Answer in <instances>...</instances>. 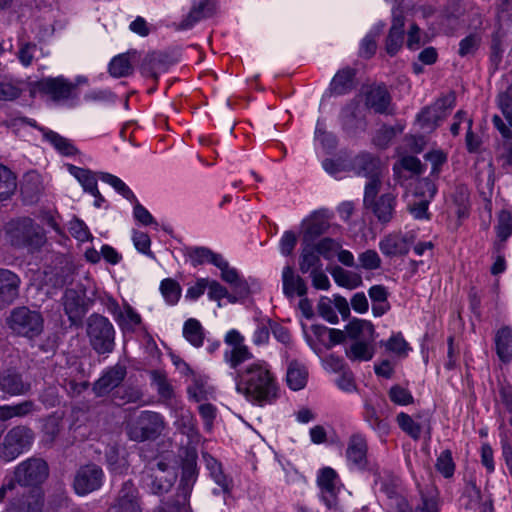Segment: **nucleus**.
Here are the masks:
<instances>
[{
  "label": "nucleus",
  "mask_w": 512,
  "mask_h": 512,
  "mask_svg": "<svg viewBox=\"0 0 512 512\" xmlns=\"http://www.w3.org/2000/svg\"><path fill=\"white\" fill-rule=\"evenodd\" d=\"M6 323L13 333L27 338L40 335L44 326L42 315L38 311L30 310L25 306L12 309Z\"/></svg>",
  "instance_id": "nucleus-6"
},
{
  "label": "nucleus",
  "mask_w": 512,
  "mask_h": 512,
  "mask_svg": "<svg viewBox=\"0 0 512 512\" xmlns=\"http://www.w3.org/2000/svg\"><path fill=\"white\" fill-rule=\"evenodd\" d=\"M356 174L368 180L364 189L363 204L381 224H388L396 213L397 196L391 192L378 195L386 168L381 162H358Z\"/></svg>",
  "instance_id": "nucleus-2"
},
{
  "label": "nucleus",
  "mask_w": 512,
  "mask_h": 512,
  "mask_svg": "<svg viewBox=\"0 0 512 512\" xmlns=\"http://www.w3.org/2000/svg\"><path fill=\"white\" fill-rule=\"evenodd\" d=\"M126 376V368L115 365L109 368L94 384V391L98 396L109 393L118 387Z\"/></svg>",
  "instance_id": "nucleus-24"
},
{
  "label": "nucleus",
  "mask_w": 512,
  "mask_h": 512,
  "mask_svg": "<svg viewBox=\"0 0 512 512\" xmlns=\"http://www.w3.org/2000/svg\"><path fill=\"white\" fill-rule=\"evenodd\" d=\"M373 333V325L366 320L354 319L346 326L347 336L355 341L368 340Z\"/></svg>",
  "instance_id": "nucleus-40"
},
{
  "label": "nucleus",
  "mask_w": 512,
  "mask_h": 512,
  "mask_svg": "<svg viewBox=\"0 0 512 512\" xmlns=\"http://www.w3.org/2000/svg\"><path fill=\"white\" fill-rule=\"evenodd\" d=\"M314 247L319 255L327 260H331L336 256L338 250L341 248V244L334 239L323 238Z\"/></svg>",
  "instance_id": "nucleus-60"
},
{
  "label": "nucleus",
  "mask_w": 512,
  "mask_h": 512,
  "mask_svg": "<svg viewBox=\"0 0 512 512\" xmlns=\"http://www.w3.org/2000/svg\"><path fill=\"white\" fill-rule=\"evenodd\" d=\"M68 170L77 179L85 192H97V178L93 172L71 164L68 165Z\"/></svg>",
  "instance_id": "nucleus-43"
},
{
  "label": "nucleus",
  "mask_w": 512,
  "mask_h": 512,
  "mask_svg": "<svg viewBox=\"0 0 512 512\" xmlns=\"http://www.w3.org/2000/svg\"><path fill=\"white\" fill-rule=\"evenodd\" d=\"M342 124L345 130L354 132L358 129L365 128V122L362 118H358L353 107H346L341 113Z\"/></svg>",
  "instance_id": "nucleus-56"
},
{
  "label": "nucleus",
  "mask_w": 512,
  "mask_h": 512,
  "mask_svg": "<svg viewBox=\"0 0 512 512\" xmlns=\"http://www.w3.org/2000/svg\"><path fill=\"white\" fill-rule=\"evenodd\" d=\"M198 471L196 463L187 461L182 466L181 478L175 495V503L172 505L164 504L154 512H191L189 499L194 484L197 481Z\"/></svg>",
  "instance_id": "nucleus-8"
},
{
  "label": "nucleus",
  "mask_w": 512,
  "mask_h": 512,
  "mask_svg": "<svg viewBox=\"0 0 512 512\" xmlns=\"http://www.w3.org/2000/svg\"><path fill=\"white\" fill-rule=\"evenodd\" d=\"M426 146L424 137L406 136L398 148L399 160H418L416 155L423 152Z\"/></svg>",
  "instance_id": "nucleus-34"
},
{
  "label": "nucleus",
  "mask_w": 512,
  "mask_h": 512,
  "mask_svg": "<svg viewBox=\"0 0 512 512\" xmlns=\"http://www.w3.org/2000/svg\"><path fill=\"white\" fill-rule=\"evenodd\" d=\"M22 93V87L18 82L3 81L0 82V100L12 101L17 99Z\"/></svg>",
  "instance_id": "nucleus-63"
},
{
  "label": "nucleus",
  "mask_w": 512,
  "mask_h": 512,
  "mask_svg": "<svg viewBox=\"0 0 512 512\" xmlns=\"http://www.w3.org/2000/svg\"><path fill=\"white\" fill-rule=\"evenodd\" d=\"M136 52H127L115 56L109 63V73L114 78L127 77L133 72L132 57Z\"/></svg>",
  "instance_id": "nucleus-35"
},
{
  "label": "nucleus",
  "mask_w": 512,
  "mask_h": 512,
  "mask_svg": "<svg viewBox=\"0 0 512 512\" xmlns=\"http://www.w3.org/2000/svg\"><path fill=\"white\" fill-rule=\"evenodd\" d=\"M3 237L11 247L30 253L40 251L47 242L44 228L30 217L9 220L3 227Z\"/></svg>",
  "instance_id": "nucleus-3"
},
{
  "label": "nucleus",
  "mask_w": 512,
  "mask_h": 512,
  "mask_svg": "<svg viewBox=\"0 0 512 512\" xmlns=\"http://www.w3.org/2000/svg\"><path fill=\"white\" fill-rule=\"evenodd\" d=\"M213 12L214 5L210 0H199L198 2H194L189 13L179 24V29H190L199 21L210 17Z\"/></svg>",
  "instance_id": "nucleus-28"
},
{
  "label": "nucleus",
  "mask_w": 512,
  "mask_h": 512,
  "mask_svg": "<svg viewBox=\"0 0 512 512\" xmlns=\"http://www.w3.org/2000/svg\"><path fill=\"white\" fill-rule=\"evenodd\" d=\"M170 409L175 428L186 435L191 442L198 441L199 433L193 413L185 407L182 401H174Z\"/></svg>",
  "instance_id": "nucleus-14"
},
{
  "label": "nucleus",
  "mask_w": 512,
  "mask_h": 512,
  "mask_svg": "<svg viewBox=\"0 0 512 512\" xmlns=\"http://www.w3.org/2000/svg\"><path fill=\"white\" fill-rule=\"evenodd\" d=\"M300 270L302 273H307L312 270H319L321 266L319 253L316 251V248L311 245H307L303 248L302 253L300 255L299 262Z\"/></svg>",
  "instance_id": "nucleus-51"
},
{
  "label": "nucleus",
  "mask_w": 512,
  "mask_h": 512,
  "mask_svg": "<svg viewBox=\"0 0 512 512\" xmlns=\"http://www.w3.org/2000/svg\"><path fill=\"white\" fill-rule=\"evenodd\" d=\"M101 179L104 182L110 184L113 188H115L116 191H118L129 201H136V196L134 193L120 178L109 173H101Z\"/></svg>",
  "instance_id": "nucleus-59"
},
{
  "label": "nucleus",
  "mask_w": 512,
  "mask_h": 512,
  "mask_svg": "<svg viewBox=\"0 0 512 512\" xmlns=\"http://www.w3.org/2000/svg\"><path fill=\"white\" fill-rule=\"evenodd\" d=\"M314 139L327 152H332L337 147L336 136L326 130L325 123L322 120H318L316 123Z\"/></svg>",
  "instance_id": "nucleus-49"
},
{
  "label": "nucleus",
  "mask_w": 512,
  "mask_h": 512,
  "mask_svg": "<svg viewBox=\"0 0 512 512\" xmlns=\"http://www.w3.org/2000/svg\"><path fill=\"white\" fill-rule=\"evenodd\" d=\"M436 470L445 478H451L455 472V463L453 461L452 452L446 449L437 457Z\"/></svg>",
  "instance_id": "nucleus-55"
},
{
  "label": "nucleus",
  "mask_w": 512,
  "mask_h": 512,
  "mask_svg": "<svg viewBox=\"0 0 512 512\" xmlns=\"http://www.w3.org/2000/svg\"><path fill=\"white\" fill-rule=\"evenodd\" d=\"M108 512H142L140 495L132 481L122 484Z\"/></svg>",
  "instance_id": "nucleus-13"
},
{
  "label": "nucleus",
  "mask_w": 512,
  "mask_h": 512,
  "mask_svg": "<svg viewBox=\"0 0 512 512\" xmlns=\"http://www.w3.org/2000/svg\"><path fill=\"white\" fill-rule=\"evenodd\" d=\"M186 255L189 257L193 266L211 263L216 266L222 255L214 253L206 247H190L186 249Z\"/></svg>",
  "instance_id": "nucleus-38"
},
{
  "label": "nucleus",
  "mask_w": 512,
  "mask_h": 512,
  "mask_svg": "<svg viewBox=\"0 0 512 512\" xmlns=\"http://www.w3.org/2000/svg\"><path fill=\"white\" fill-rule=\"evenodd\" d=\"M452 203L455 207V213L458 218H464L468 215L469 210V191L465 186H458L455 188L452 196Z\"/></svg>",
  "instance_id": "nucleus-50"
},
{
  "label": "nucleus",
  "mask_w": 512,
  "mask_h": 512,
  "mask_svg": "<svg viewBox=\"0 0 512 512\" xmlns=\"http://www.w3.org/2000/svg\"><path fill=\"white\" fill-rule=\"evenodd\" d=\"M224 342L228 348L224 351L223 358L235 370L236 391L254 405L263 407L274 404L280 397V388L270 365L263 360L243 365L253 358V354L238 330H229Z\"/></svg>",
  "instance_id": "nucleus-1"
},
{
  "label": "nucleus",
  "mask_w": 512,
  "mask_h": 512,
  "mask_svg": "<svg viewBox=\"0 0 512 512\" xmlns=\"http://www.w3.org/2000/svg\"><path fill=\"white\" fill-rule=\"evenodd\" d=\"M384 345L388 351L399 357H406L410 350L409 344L405 341L401 333L392 335Z\"/></svg>",
  "instance_id": "nucleus-58"
},
{
  "label": "nucleus",
  "mask_w": 512,
  "mask_h": 512,
  "mask_svg": "<svg viewBox=\"0 0 512 512\" xmlns=\"http://www.w3.org/2000/svg\"><path fill=\"white\" fill-rule=\"evenodd\" d=\"M48 476V466L42 459L32 458L20 463L14 473L15 482L21 486H37Z\"/></svg>",
  "instance_id": "nucleus-11"
},
{
  "label": "nucleus",
  "mask_w": 512,
  "mask_h": 512,
  "mask_svg": "<svg viewBox=\"0 0 512 512\" xmlns=\"http://www.w3.org/2000/svg\"><path fill=\"white\" fill-rule=\"evenodd\" d=\"M346 356L352 361H369L374 356V348L367 340H358L346 349Z\"/></svg>",
  "instance_id": "nucleus-39"
},
{
  "label": "nucleus",
  "mask_w": 512,
  "mask_h": 512,
  "mask_svg": "<svg viewBox=\"0 0 512 512\" xmlns=\"http://www.w3.org/2000/svg\"><path fill=\"white\" fill-rule=\"evenodd\" d=\"M151 385L157 391L160 399L169 407L172 406L174 401H179L176 398L174 388L170 383L167 374L162 370H152L150 372Z\"/></svg>",
  "instance_id": "nucleus-27"
},
{
  "label": "nucleus",
  "mask_w": 512,
  "mask_h": 512,
  "mask_svg": "<svg viewBox=\"0 0 512 512\" xmlns=\"http://www.w3.org/2000/svg\"><path fill=\"white\" fill-rule=\"evenodd\" d=\"M363 418L365 422L380 435H386L389 432L388 422L381 419L374 406L368 402H365L364 405Z\"/></svg>",
  "instance_id": "nucleus-46"
},
{
  "label": "nucleus",
  "mask_w": 512,
  "mask_h": 512,
  "mask_svg": "<svg viewBox=\"0 0 512 512\" xmlns=\"http://www.w3.org/2000/svg\"><path fill=\"white\" fill-rule=\"evenodd\" d=\"M454 93H449L437 99L431 106L424 108L418 115L417 121L424 131H433L443 121L455 105Z\"/></svg>",
  "instance_id": "nucleus-10"
},
{
  "label": "nucleus",
  "mask_w": 512,
  "mask_h": 512,
  "mask_svg": "<svg viewBox=\"0 0 512 512\" xmlns=\"http://www.w3.org/2000/svg\"><path fill=\"white\" fill-rule=\"evenodd\" d=\"M355 71L351 68L339 70L330 83V90L335 95H343L353 88Z\"/></svg>",
  "instance_id": "nucleus-36"
},
{
  "label": "nucleus",
  "mask_w": 512,
  "mask_h": 512,
  "mask_svg": "<svg viewBox=\"0 0 512 512\" xmlns=\"http://www.w3.org/2000/svg\"><path fill=\"white\" fill-rule=\"evenodd\" d=\"M360 165L358 162H323L324 170L335 179L358 176L355 167Z\"/></svg>",
  "instance_id": "nucleus-41"
},
{
  "label": "nucleus",
  "mask_w": 512,
  "mask_h": 512,
  "mask_svg": "<svg viewBox=\"0 0 512 512\" xmlns=\"http://www.w3.org/2000/svg\"><path fill=\"white\" fill-rule=\"evenodd\" d=\"M183 336L195 347H201L204 341V332L201 323L190 318L184 323Z\"/></svg>",
  "instance_id": "nucleus-48"
},
{
  "label": "nucleus",
  "mask_w": 512,
  "mask_h": 512,
  "mask_svg": "<svg viewBox=\"0 0 512 512\" xmlns=\"http://www.w3.org/2000/svg\"><path fill=\"white\" fill-rule=\"evenodd\" d=\"M495 352L503 364L512 362V327L504 325L494 334Z\"/></svg>",
  "instance_id": "nucleus-26"
},
{
  "label": "nucleus",
  "mask_w": 512,
  "mask_h": 512,
  "mask_svg": "<svg viewBox=\"0 0 512 512\" xmlns=\"http://www.w3.org/2000/svg\"><path fill=\"white\" fill-rule=\"evenodd\" d=\"M165 427L164 417L160 413L143 411L127 426V435L135 442L154 440L161 435Z\"/></svg>",
  "instance_id": "nucleus-7"
},
{
  "label": "nucleus",
  "mask_w": 512,
  "mask_h": 512,
  "mask_svg": "<svg viewBox=\"0 0 512 512\" xmlns=\"http://www.w3.org/2000/svg\"><path fill=\"white\" fill-rule=\"evenodd\" d=\"M177 468L165 459L149 462L141 472L143 487L155 495L170 491L177 479Z\"/></svg>",
  "instance_id": "nucleus-4"
},
{
  "label": "nucleus",
  "mask_w": 512,
  "mask_h": 512,
  "mask_svg": "<svg viewBox=\"0 0 512 512\" xmlns=\"http://www.w3.org/2000/svg\"><path fill=\"white\" fill-rule=\"evenodd\" d=\"M414 239V235L410 232H393L379 242V248L388 257L406 255L414 243Z\"/></svg>",
  "instance_id": "nucleus-18"
},
{
  "label": "nucleus",
  "mask_w": 512,
  "mask_h": 512,
  "mask_svg": "<svg viewBox=\"0 0 512 512\" xmlns=\"http://www.w3.org/2000/svg\"><path fill=\"white\" fill-rule=\"evenodd\" d=\"M62 304L70 322L77 323L86 313L85 291L66 289L62 297Z\"/></svg>",
  "instance_id": "nucleus-21"
},
{
  "label": "nucleus",
  "mask_w": 512,
  "mask_h": 512,
  "mask_svg": "<svg viewBox=\"0 0 512 512\" xmlns=\"http://www.w3.org/2000/svg\"><path fill=\"white\" fill-rule=\"evenodd\" d=\"M390 400L397 405H408L413 402L412 394L400 385H394L389 390Z\"/></svg>",
  "instance_id": "nucleus-64"
},
{
  "label": "nucleus",
  "mask_w": 512,
  "mask_h": 512,
  "mask_svg": "<svg viewBox=\"0 0 512 512\" xmlns=\"http://www.w3.org/2000/svg\"><path fill=\"white\" fill-rule=\"evenodd\" d=\"M308 372L300 363L293 361L287 369L286 381L290 389L301 390L307 383Z\"/></svg>",
  "instance_id": "nucleus-37"
},
{
  "label": "nucleus",
  "mask_w": 512,
  "mask_h": 512,
  "mask_svg": "<svg viewBox=\"0 0 512 512\" xmlns=\"http://www.w3.org/2000/svg\"><path fill=\"white\" fill-rule=\"evenodd\" d=\"M390 103L391 97L385 86H373L366 93V105L376 113H390Z\"/></svg>",
  "instance_id": "nucleus-29"
},
{
  "label": "nucleus",
  "mask_w": 512,
  "mask_h": 512,
  "mask_svg": "<svg viewBox=\"0 0 512 512\" xmlns=\"http://www.w3.org/2000/svg\"><path fill=\"white\" fill-rule=\"evenodd\" d=\"M167 68V56L160 52H153L143 59L140 69L144 76L157 80L158 76Z\"/></svg>",
  "instance_id": "nucleus-30"
},
{
  "label": "nucleus",
  "mask_w": 512,
  "mask_h": 512,
  "mask_svg": "<svg viewBox=\"0 0 512 512\" xmlns=\"http://www.w3.org/2000/svg\"><path fill=\"white\" fill-rule=\"evenodd\" d=\"M31 389V384L25 380L21 373L14 369H7L0 375V390L11 396L24 395Z\"/></svg>",
  "instance_id": "nucleus-22"
},
{
  "label": "nucleus",
  "mask_w": 512,
  "mask_h": 512,
  "mask_svg": "<svg viewBox=\"0 0 512 512\" xmlns=\"http://www.w3.org/2000/svg\"><path fill=\"white\" fill-rule=\"evenodd\" d=\"M368 444L362 434H353L347 442L345 452L348 466L351 469L365 470L368 466Z\"/></svg>",
  "instance_id": "nucleus-16"
},
{
  "label": "nucleus",
  "mask_w": 512,
  "mask_h": 512,
  "mask_svg": "<svg viewBox=\"0 0 512 512\" xmlns=\"http://www.w3.org/2000/svg\"><path fill=\"white\" fill-rule=\"evenodd\" d=\"M317 483L321 490V497L328 508H334L338 504L340 491V479L337 472L331 467L320 470Z\"/></svg>",
  "instance_id": "nucleus-15"
},
{
  "label": "nucleus",
  "mask_w": 512,
  "mask_h": 512,
  "mask_svg": "<svg viewBox=\"0 0 512 512\" xmlns=\"http://www.w3.org/2000/svg\"><path fill=\"white\" fill-rule=\"evenodd\" d=\"M396 421L399 427L411 438L415 440L420 438L422 426L418 422H416L411 416L404 412H401L397 415Z\"/></svg>",
  "instance_id": "nucleus-52"
},
{
  "label": "nucleus",
  "mask_w": 512,
  "mask_h": 512,
  "mask_svg": "<svg viewBox=\"0 0 512 512\" xmlns=\"http://www.w3.org/2000/svg\"><path fill=\"white\" fill-rule=\"evenodd\" d=\"M496 232L502 241L507 240L512 234V214L509 211L502 210L499 213Z\"/></svg>",
  "instance_id": "nucleus-61"
},
{
  "label": "nucleus",
  "mask_w": 512,
  "mask_h": 512,
  "mask_svg": "<svg viewBox=\"0 0 512 512\" xmlns=\"http://www.w3.org/2000/svg\"><path fill=\"white\" fill-rule=\"evenodd\" d=\"M105 457L110 470L116 474H123L128 469L126 458L120 455V450L116 445H110L106 448Z\"/></svg>",
  "instance_id": "nucleus-47"
},
{
  "label": "nucleus",
  "mask_w": 512,
  "mask_h": 512,
  "mask_svg": "<svg viewBox=\"0 0 512 512\" xmlns=\"http://www.w3.org/2000/svg\"><path fill=\"white\" fill-rule=\"evenodd\" d=\"M393 172L397 183L404 186L407 181L418 179L424 167L421 162H395Z\"/></svg>",
  "instance_id": "nucleus-33"
},
{
  "label": "nucleus",
  "mask_w": 512,
  "mask_h": 512,
  "mask_svg": "<svg viewBox=\"0 0 512 512\" xmlns=\"http://www.w3.org/2000/svg\"><path fill=\"white\" fill-rule=\"evenodd\" d=\"M390 509L391 512H440L439 501L435 494H421L420 501L413 507L409 508L407 501L400 496H392Z\"/></svg>",
  "instance_id": "nucleus-19"
},
{
  "label": "nucleus",
  "mask_w": 512,
  "mask_h": 512,
  "mask_svg": "<svg viewBox=\"0 0 512 512\" xmlns=\"http://www.w3.org/2000/svg\"><path fill=\"white\" fill-rule=\"evenodd\" d=\"M34 439L33 431L27 426H15L4 437L0 457L5 461H12L27 450Z\"/></svg>",
  "instance_id": "nucleus-9"
},
{
  "label": "nucleus",
  "mask_w": 512,
  "mask_h": 512,
  "mask_svg": "<svg viewBox=\"0 0 512 512\" xmlns=\"http://www.w3.org/2000/svg\"><path fill=\"white\" fill-rule=\"evenodd\" d=\"M303 226L304 241H311L326 232L329 227V223L325 216V212L317 211L312 213L311 216L303 222Z\"/></svg>",
  "instance_id": "nucleus-32"
},
{
  "label": "nucleus",
  "mask_w": 512,
  "mask_h": 512,
  "mask_svg": "<svg viewBox=\"0 0 512 512\" xmlns=\"http://www.w3.org/2000/svg\"><path fill=\"white\" fill-rule=\"evenodd\" d=\"M216 267L221 270V278L223 281L235 286H245L239 277V274L235 268L229 266L228 262L222 257Z\"/></svg>",
  "instance_id": "nucleus-57"
},
{
  "label": "nucleus",
  "mask_w": 512,
  "mask_h": 512,
  "mask_svg": "<svg viewBox=\"0 0 512 512\" xmlns=\"http://www.w3.org/2000/svg\"><path fill=\"white\" fill-rule=\"evenodd\" d=\"M161 293L165 301L170 305H175L181 296V287L179 283L171 278L164 279L160 285Z\"/></svg>",
  "instance_id": "nucleus-53"
},
{
  "label": "nucleus",
  "mask_w": 512,
  "mask_h": 512,
  "mask_svg": "<svg viewBox=\"0 0 512 512\" xmlns=\"http://www.w3.org/2000/svg\"><path fill=\"white\" fill-rule=\"evenodd\" d=\"M36 87L54 101L68 100L75 90V85L63 76L42 78L36 83Z\"/></svg>",
  "instance_id": "nucleus-17"
},
{
  "label": "nucleus",
  "mask_w": 512,
  "mask_h": 512,
  "mask_svg": "<svg viewBox=\"0 0 512 512\" xmlns=\"http://www.w3.org/2000/svg\"><path fill=\"white\" fill-rule=\"evenodd\" d=\"M17 188L15 174L0 162V201L8 199Z\"/></svg>",
  "instance_id": "nucleus-45"
},
{
  "label": "nucleus",
  "mask_w": 512,
  "mask_h": 512,
  "mask_svg": "<svg viewBox=\"0 0 512 512\" xmlns=\"http://www.w3.org/2000/svg\"><path fill=\"white\" fill-rule=\"evenodd\" d=\"M104 472L96 464L81 466L74 476L73 488L79 496H85L98 489L103 484Z\"/></svg>",
  "instance_id": "nucleus-12"
},
{
  "label": "nucleus",
  "mask_w": 512,
  "mask_h": 512,
  "mask_svg": "<svg viewBox=\"0 0 512 512\" xmlns=\"http://www.w3.org/2000/svg\"><path fill=\"white\" fill-rule=\"evenodd\" d=\"M189 399L195 402L207 400L211 394V389L201 380H194V382L187 388Z\"/></svg>",
  "instance_id": "nucleus-62"
},
{
  "label": "nucleus",
  "mask_w": 512,
  "mask_h": 512,
  "mask_svg": "<svg viewBox=\"0 0 512 512\" xmlns=\"http://www.w3.org/2000/svg\"><path fill=\"white\" fill-rule=\"evenodd\" d=\"M283 292L288 297L297 294L303 297L307 293L304 280L296 275L291 266H285L282 271Z\"/></svg>",
  "instance_id": "nucleus-31"
},
{
  "label": "nucleus",
  "mask_w": 512,
  "mask_h": 512,
  "mask_svg": "<svg viewBox=\"0 0 512 512\" xmlns=\"http://www.w3.org/2000/svg\"><path fill=\"white\" fill-rule=\"evenodd\" d=\"M405 20L402 12H393L392 25L386 39V52L394 56L402 47L404 41Z\"/></svg>",
  "instance_id": "nucleus-25"
},
{
  "label": "nucleus",
  "mask_w": 512,
  "mask_h": 512,
  "mask_svg": "<svg viewBox=\"0 0 512 512\" xmlns=\"http://www.w3.org/2000/svg\"><path fill=\"white\" fill-rule=\"evenodd\" d=\"M331 275L334 281L342 287L348 289H355L362 284V278L359 274L352 271L343 269L340 266H336L332 271Z\"/></svg>",
  "instance_id": "nucleus-44"
},
{
  "label": "nucleus",
  "mask_w": 512,
  "mask_h": 512,
  "mask_svg": "<svg viewBox=\"0 0 512 512\" xmlns=\"http://www.w3.org/2000/svg\"><path fill=\"white\" fill-rule=\"evenodd\" d=\"M45 138L63 157H74L79 156L80 154L78 149L71 143L70 140L60 136L53 131L45 133Z\"/></svg>",
  "instance_id": "nucleus-42"
},
{
  "label": "nucleus",
  "mask_w": 512,
  "mask_h": 512,
  "mask_svg": "<svg viewBox=\"0 0 512 512\" xmlns=\"http://www.w3.org/2000/svg\"><path fill=\"white\" fill-rule=\"evenodd\" d=\"M20 277L13 271L0 268V310L11 305L19 296Z\"/></svg>",
  "instance_id": "nucleus-20"
},
{
  "label": "nucleus",
  "mask_w": 512,
  "mask_h": 512,
  "mask_svg": "<svg viewBox=\"0 0 512 512\" xmlns=\"http://www.w3.org/2000/svg\"><path fill=\"white\" fill-rule=\"evenodd\" d=\"M87 336L98 354L111 353L115 346V330L108 318L92 314L87 319Z\"/></svg>",
  "instance_id": "nucleus-5"
},
{
  "label": "nucleus",
  "mask_w": 512,
  "mask_h": 512,
  "mask_svg": "<svg viewBox=\"0 0 512 512\" xmlns=\"http://www.w3.org/2000/svg\"><path fill=\"white\" fill-rule=\"evenodd\" d=\"M116 322L122 329L133 330L141 323V316L129 304L125 303Z\"/></svg>",
  "instance_id": "nucleus-54"
},
{
  "label": "nucleus",
  "mask_w": 512,
  "mask_h": 512,
  "mask_svg": "<svg viewBox=\"0 0 512 512\" xmlns=\"http://www.w3.org/2000/svg\"><path fill=\"white\" fill-rule=\"evenodd\" d=\"M43 506V493L39 489H32L28 494L14 498L7 507V512H42Z\"/></svg>",
  "instance_id": "nucleus-23"
}]
</instances>
